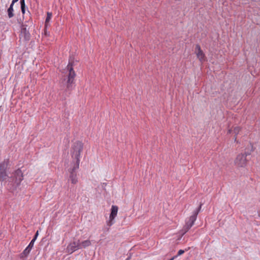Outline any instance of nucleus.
<instances>
[{
    "mask_svg": "<svg viewBox=\"0 0 260 260\" xmlns=\"http://www.w3.org/2000/svg\"><path fill=\"white\" fill-rule=\"evenodd\" d=\"M83 144L80 141L76 142L71 150V155L73 159L74 166L70 170V179L72 184H76L78 182L75 172L79 169L81 152L83 150Z\"/></svg>",
    "mask_w": 260,
    "mask_h": 260,
    "instance_id": "obj_1",
    "label": "nucleus"
},
{
    "mask_svg": "<svg viewBox=\"0 0 260 260\" xmlns=\"http://www.w3.org/2000/svg\"><path fill=\"white\" fill-rule=\"evenodd\" d=\"M73 63L69 62L67 66V70L69 73L67 75V78L64 77L63 81L66 82V91H71L73 89V84L75 83V77L76 74L73 69Z\"/></svg>",
    "mask_w": 260,
    "mask_h": 260,
    "instance_id": "obj_2",
    "label": "nucleus"
},
{
    "mask_svg": "<svg viewBox=\"0 0 260 260\" xmlns=\"http://www.w3.org/2000/svg\"><path fill=\"white\" fill-rule=\"evenodd\" d=\"M202 204L201 203L199 208L197 209L193 213V214L190 216L188 220L186 222L185 225L184 226L182 231L184 232L183 234L186 233L194 224V221L197 219V216L201 209Z\"/></svg>",
    "mask_w": 260,
    "mask_h": 260,
    "instance_id": "obj_3",
    "label": "nucleus"
},
{
    "mask_svg": "<svg viewBox=\"0 0 260 260\" xmlns=\"http://www.w3.org/2000/svg\"><path fill=\"white\" fill-rule=\"evenodd\" d=\"M250 154V153L248 152L242 153L238 154L235 159V165L238 167H245L248 162L246 156Z\"/></svg>",
    "mask_w": 260,
    "mask_h": 260,
    "instance_id": "obj_4",
    "label": "nucleus"
},
{
    "mask_svg": "<svg viewBox=\"0 0 260 260\" xmlns=\"http://www.w3.org/2000/svg\"><path fill=\"white\" fill-rule=\"evenodd\" d=\"M9 164V161L8 159H4V161L0 162V181H4L8 177L6 170Z\"/></svg>",
    "mask_w": 260,
    "mask_h": 260,
    "instance_id": "obj_5",
    "label": "nucleus"
},
{
    "mask_svg": "<svg viewBox=\"0 0 260 260\" xmlns=\"http://www.w3.org/2000/svg\"><path fill=\"white\" fill-rule=\"evenodd\" d=\"M27 25L22 24L21 27V31L20 34V39H23L25 41H28L30 39V35L29 31L27 29Z\"/></svg>",
    "mask_w": 260,
    "mask_h": 260,
    "instance_id": "obj_6",
    "label": "nucleus"
},
{
    "mask_svg": "<svg viewBox=\"0 0 260 260\" xmlns=\"http://www.w3.org/2000/svg\"><path fill=\"white\" fill-rule=\"evenodd\" d=\"M80 249L79 240L73 241L68 245L67 247V251L69 253H72L77 249Z\"/></svg>",
    "mask_w": 260,
    "mask_h": 260,
    "instance_id": "obj_7",
    "label": "nucleus"
},
{
    "mask_svg": "<svg viewBox=\"0 0 260 260\" xmlns=\"http://www.w3.org/2000/svg\"><path fill=\"white\" fill-rule=\"evenodd\" d=\"M23 179V176L22 172L20 169H18L15 173V183L16 184L17 186H19Z\"/></svg>",
    "mask_w": 260,
    "mask_h": 260,
    "instance_id": "obj_8",
    "label": "nucleus"
},
{
    "mask_svg": "<svg viewBox=\"0 0 260 260\" xmlns=\"http://www.w3.org/2000/svg\"><path fill=\"white\" fill-rule=\"evenodd\" d=\"M195 52L198 58H199L200 61L204 60L205 54L199 44H197L196 46Z\"/></svg>",
    "mask_w": 260,
    "mask_h": 260,
    "instance_id": "obj_9",
    "label": "nucleus"
},
{
    "mask_svg": "<svg viewBox=\"0 0 260 260\" xmlns=\"http://www.w3.org/2000/svg\"><path fill=\"white\" fill-rule=\"evenodd\" d=\"M118 208L116 206L113 205L111 207V212L109 218L111 219H114L117 216Z\"/></svg>",
    "mask_w": 260,
    "mask_h": 260,
    "instance_id": "obj_10",
    "label": "nucleus"
},
{
    "mask_svg": "<svg viewBox=\"0 0 260 260\" xmlns=\"http://www.w3.org/2000/svg\"><path fill=\"white\" fill-rule=\"evenodd\" d=\"M91 245V242L90 240H87L82 241L81 243L79 241L80 248H85Z\"/></svg>",
    "mask_w": 260,
    "mask_h": 260,
    "instance_id": "obj_11",
    "label": "nucleus"
},
{
    "mask_svg": "<svg viewBox=\"0 0 260 260\" xmlns=\"http://www.w3.org/2000/svg\"><path fill=\"white\" fill-rule=\"evenodd\" d=\"M31 249H27V247L24 250L23 252L20 254V258H23L27 256V255L29 254Z\"/></svg>",
    "mask_w": 260,
    "mask_h": 260,
    "instance_id": "obj_12",
    "label": "nucleus"
},
{
    "mask_svg": "<svg viewBox=\"0 0 260 260\" xmlns=\"http://www.w3.org/2000/svg\"><path fill=\"white\" fill-rule=\"evenodd\" d=\"M13 6L11 5L9 8L8 9V16L10 18H12L14 16V14L13 13Z\"/></svg>",
    "mask_w": 260,
    "mask_h": 260,
    "instance_id": "obj_13",
    "label": "nucleus"
},
{
    "mask_svg": "<svg viewBox=\"0 0 260 260\" xmlns=\"http://www.w3.org/2000/svg\"><path fill=\"white\" fill-rule=\"evenodd\" d=\"M240 131L241 128L240 127L237 126L234 128L233 132L235 135H237Z\"/></svg>",
    "mask_w": 260,
    "mask_h": 260,
    "instance_id": "obj_14",
    "label": "nucleus"
},
{
    "mask_svg": "<svg viewBox=\"0 0 260 260\" xmlns=\"http://www.w3.org/2000/svg\"><path fill=\"white\" fill-rule=\"evenodd\" d=\"M51 16H52L51 13H50L49 12L47 13V17H46V20H45V24H46V25L50 21V20L51 19Z\"/></svg>",
    "mask_w": 260,
    "mask_h": 260,
    "instance_id": "obj_15",
    "label": "nucleus"
},
{
    "mask_svg": "<svg viewBox=\"0 0 260 260\" xmlns=\"http://www.w3.org/2000/svg\"><path fill=\"white\" fill-rule=\"evenodd\" d=\"M35 241V239H32L30 242L29 243V245L27 246V249H31L32 247L34 246V242Z\"/></svg>",
    "mask_w": 260,
    "mask_h": 260,
    "instance_id": "obj_16",
    "label": "nucleus"
},
{
    "mask_svg": "<svg viewBox=\"0 0 260 260\" xmlns=\"http://www.w3.org/2000/svg\"><path fill=\"white\" fill-rule=\"evenodd\" d=\"M113 220L109 218V220L107 222V224L109 226H111L113 224Z\"/></svg>",
    "mask_w": 260,
    "mask_h": 260,
    "instance_id": "obj_17",
    "label": "nucleus"
},
{
    "mask_svg": "<svg viewBox=\"0 0 260 260\" xmlns=\"http://www.w3.org/2000/svg\"><path fill=\"white\" fill-rule=\"evenodd\" d=\"M184 253V250L180 249L178 251V254L176 256L177 257L178 256L181 255V254H183Z\"/></svg>",
    "mask_w": 260,
    "mask_h": 260,
    "instance_id": "obj_18",
    "label": "nucleus"
},
{
    "mask_svg": "<svg viewBox=\"0 0 260 260\" xmlns=\"http://www.w3.org/2000/svg\"><path fill=\"white\" fill-rule=\"evenodd\" d=\"M21 11L23 14L25 13V6H21Z\"/></svg>",
    "mask_w": 260,
    "mask_h": 260,
    "instance_id": "obj_19",
    "label": "nucleus"
},
{
    "mask_svg": "<svg viewBox=\"0 0 260 260\" xmlns=\"http://www.w3.org/2000/svg\"><path fill=\"white\" fill-rule=\"evenodd\" d=\"M21 6H25L24 0H20Z\"/></svg>",
    "mask_w": 260,
    "mask_h": 260,
    "instance_id": "obj_20",
    "label": "nucleus"
},
{
    "mask_svg": "<svg viewBox=\"0 0 260 260\" xmlns=\"http://www.w3.org/2000/svg\"><path fill=\"white\" fill-rule=\"evenodd\" d=\"M38 234H39V233H38V231H37V232H36V234H35V236H34V238H33L32 239H35V240H36V239H37V237H38Z\"/></svg>",
    "mask_w": 260,
    "mask_h": 260,
    "instance_id": "obj_21",
    "label": "nucleus"
},
{
    "mask_svg": "<svg viewBox=\"0 0 260 260\" xmlns=\"http://www.w3.org/2000/svg\"><path fill=\"white\" fill-rule=\"evenodd\" d=\"M18 0H13V1H12V3H11V5H12V6H13V5H14V3H16V2H18Z\"/></svg>",
    "mask_w": 260,
    "mask_h": 260,
    "instance_id": "obj_22",
    "label": "nucleus"
},
{
    "mask_svg": "<svg viewBox=\"0 0 260 260\" xmlns=\"http://www.w3.org/2000/svg\"><path fill=\"white\" fill-rule=\"evenodd\" d=\"M176 257H177V256H174L172 258H171L170 260H174Z\"/></svg>",
    "mask_w": 260,
    "mask_h": 260,
    "instance_id": "obj_23",
    "label": "nucleus"
},
{
    "mask_svg": "<svg viewBox=\"0 0 260 260\" xmlns=\"http://www.w3.org/2000/svg\"><path fill=\"white\" fill-rule=\"evenodd\" d=\"M237 135H235V137H234V141H235V142H236V141H237Z\"/></svg>",
    "mask_w": 260,
    "mask_h": 260,
    "instance_id": "obj_24",
    "label": "nucleus"
},
{
    "mask_svg": "<svg viewBox=\"0 0 260 260\" xmlns=\"http://www.w3.org/2000/svg\"><path fill=\"white\" fill-rule=\"evenodd\" d=\"M250 145H251V151H253V146L250 144Z\"/></svg>",
    "mask_w": 260,
    "mask_h": 260,
    "instance_id": "obj_25",
    "label": "nucleus"
},
{
    "mask_svg": "<svg viewBox=\"0 0 260 260\" xmlns=\"http://www.w3.org/2000/svg\"><path fill=\"white\" fill-rule=\"evenodd\" d=\"M231 132H232V130H231V129H229V131H228V133H229V134H230Z\"/></svg>",
    "mask_w": 260,
    "mask_h": 260,
    "instance_id": "obj_26",
    "label": "nucleus"
}]
</instances>
